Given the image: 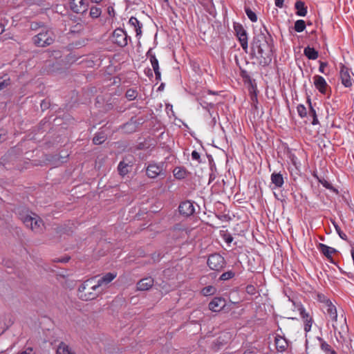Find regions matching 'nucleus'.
Returning <instances> with one entry per match:
<instances>
[{
	"label": "nucleus",
	"instance_id": "obj_14",
	"mask_svg": "<svg viewBox=\"0 0 354 354\" xmlns=\"http://www.w3.org/2000/svg\"><path fill=\"white\" fill-rule=\"evenodd\" d=\"M317 248L319 252L330 261V262L334 263L332 254L337 252L336 249L329 247L324 243H319Z\"/></svg>",
	"mask_w": 354,
	"mask_h": 354
},
{
	"label": "nucleus",
	"instance_id": "obj_10",
	"mask_svg": "<svg viewBox=\"0 0 354 354\" xmlns=\"http://www.w3.org/2000/svg\"><path fill=\"white\" fill-rule=\"evenodd\" d=\"M112 41L118 46H125L127 44V35L126 32L122 29L118 28L115 30L112 35Z\"/></svg>",
	"mask_w": 354,
	"mask_h": 354
},
{
	"label": "nucleus",
	"instance_id": "obj_49",
	"mask_svg": "<svg viewBox=\"0 0 354 354\" xmlns=\"http://www.w3.org/2000/svg\"><path fill=\"white\" fill-rule=\"evenodd\" d=\"M122 129H123L124 132L127 133H131L133 131V128L131 127V123L129 122L125 123L122 127Z\"/></svg>",
	"mask_w": 354,
	"mask_h": 354
},
{
	"label": "nucleus",
	"instance_id": "obj_3",
	"mask_svg": "<svg viewBox=\"0 0 354 354\" xmlns=\"http://www.w3.org/2000/svg\"><path fill=\"white\" fill-rule=\"evenodd\" d=\"M33 44L37 47H46L53 44L55 35L53 31L46 27H43L41 30L32 38Z\"/></svg>",
	"mask_w": 354,
	"mask_h": 354
},
{
	"label": "nucleus",
	"instance_id": "obj_45",
	"mask_svg": "<svg viewBox=\"0 0 354 354\" xmlns=\"http://www.w3.org/2000/svg\"><path fill=\"white\" fill-rule=\"evenodd\" d=\"M192 158L193 160H196L198 164H201L202 162V159L201 158V155L196 150H194L192 152Z\"/></svg>",
	"mask_w": 354,
	"mask_h": 354
},
{
	"label": "nucleus",
	"instance_id": "obj_17",
	"mask_svg": "<svg viewBox=\"0 0 354 354\" xmlns=\"http://www.w3.org/2000/svg\"><path fill=\"white\" fill-rule=\"evenodd\" d=\"M153 285V279L151 277L140 279L137 283L138 290H147Z\"/></svg>",
	"mask_w": 354,
	"mask_h": 354
},
{
	"label": "nucleus",
	"instance_id": "obj_18",
	"mask_svg": "<svg viewBox=\"0 0 354 354\" xmlns=\"http://www.w3.org/2000/svg\"><path fill=\"white\" fill-rule=\"evenodd\" d=\"M295 14L299 17H305L308 12V8L304 1L297 0L295 3Z\"/></svg>",
	"mask_w": 354,
	"mask_h": 354
},
{
	"label": "nucleus",
	"instance_id": "obj_57",
	"mask_svg": "<svg viewBox=\"0 0 354 354\" xmlns=\"http://www.w3.org/2000/svg\"><path fill=\"white\" fill-rule=\"evenodd\" d=\"M290 158L291 160L292 163L297 167V158L295 156V155L291 153L290 155Z\"/></svg>",
	"mask_w": 354,
	"mask_h": 354
},
{
	"label": "nucleus",
	"instance_id": "obj_50",
	"mask_svg": "<svg viewBox=\"0 0 354 354\" xmlns=\"http://www.w3.org/2000/svg\"><path fill=\"white\" fill-rule=\"evenodd\" d=\"M8 138V131L4 129H0V143L4 142L7 140Z\"/></svg>",
	"mask_w": 354,
	"mask_h": 354
},
{
	"label": "nucleus",
	"instance_id": "obj_30",
	"mask_svg": "<svg viewBox=\"0 0 354 354\" xmlns=\"http://www.w3.org/2000/svg\"><path fill=\"white\" fill-rule=\"evenodd\" d=\"M19 218L27 227H30L34 221V216L25 212L19 213Z\"/></svg>",
	"mask_w": 354,
	"mask_h": 354
},
{
	"label": "nucleus",
	"instance_id": "obj_5",
	"mask_svg": "<svg viewBox=\"0 0 354 354\" xmlns=\"http://www.w3.org/2000/svg\"><path fill=\"white\" fill-rule=\"evenodd\" d=\"M207 265L210 270L216 272L213 273L214 277H216V273L221 272L226 266V261L221 254L215 252L208 256Z\"/></svg>",
	"mask_w": 354,
	"mask_h": 354
},
{
	"label": "nucleus",
	"instance_id": "obj_21",
	"mask_svg": "<svg viewBox=\"0 0 354 354\" xmlns=\"http://www.w3.org/2000/svg\"><path fill=\"white\" fill-rule=\"evenodd\" d=\"M306 102H307V104H308V106H309V111L308 112V114L309 116L312 117V118H313L311 124L313 125H316V124H319V120H318V118H317L316 111H315V109H314V107L312 105L311 99H310V95H307V97H306Z\"/></svg>",
	"mask_w": 354,
	"mask_h": 354
},
{
	"label": "nucleus",
	"instance_id": "obj_53",
	"mask_svg": "<svg viewBox=\"0 0 354 354\" xmlns=\"http://www.w3.org/2000/svg\"><path fill=\"white\" fill-rule=\"evenodd\" d=\"M137 156H138L139 158L142 160H145L149 156V151H140L137 154Z\"/></svg>",
	"mask_w": 354,
	"mask_h": 354
},
{
	"label": "nucleus",
	"instance_id": "obj_47",
	"mask_svg": "<svg viewBox=\"0 0 354 354\" xmlns=\"http://www.w3.org/2000/svg\"><path fill=\"white\" fill-rule=\"evenodd\" d=\"M10 84V77H8L6 79H4V80L0 81V91H2L3 89L6 88Z\"/></svg>",
	"mask_w": 354,
	"mask_h": 354
},
{
	"label": "nucleus",
	"instance_id": "obj_56",
	"mask_svg": "<svg viewBox=\"0 0 354 354\" xmlns=\"http://www.w3.org/2000/svg\"><path fill=\"white\" fill-rule=\"evenodd\" d=\"M107 12H108L109 15L111 17H114L115 12H114V9H113V8L112 6H109L107 8Z\"/></svg>",
	"mask_w": 354,
	"mask_h": 354
},
{
	"label": "nucleus",
	"instance_id": "obj_27",
	"mask_svg": "<svg viewBox=\"0 0 354 354\" xmlns=\"http://www.w3.org/2000/svg\"><path fill=\"white\" fill-rule=\"evenodd\" d=\"M304 55L308 59L315 60L319 56V53L317 50H315L313 47H310L309 46H306L304 50Z\"/></svg>",
	"mask_w": 354,
	"mask_h": 354
},
{
	"label": "nucleus",
	"instance_id": "obj_43",
	"mask_svg": "<svg viewBox=\"0 0 354 354\" xmlns=\"http://www.w3.org/2000/svg\"><path fill=\"white\" fill-rule=\"evenodd\" d=\"M319 182L326 189L333 190V192H337V190L335 189L332 184L324 178L319 179Z\"/></svg>",
	"mask_w": 354,
	"mask_h": 354
},
{
	"label": "nucleus",
	"instance_id": "obj_25",
	"mask_svg": "<svg viewBox=\"0 0 354 354\" xmlns=\"http://www.w3.org/2000/svg\"><path fill=\"white\" fill-rule=\"evenodd\" d=\"M326 310L327 314L329 315L330 318L333 322H337V313L336 307L332 304V302H329L326 306Z\"/></svg>",
	"mask_w": 354,
	"mask_h": 354
},
{
	"label": "nucleus",
	"instance_id": "obj_12",
	"mask_svg": "<svg viewBox=\"0 0 354 354\" xmlns=\"http://www.w3.org/2000/svg\"><path fill=\"white\" fill-rule=\"evenodd\" d=\"M313 80L315 88L320 93L325 95L327 93L328 88L330 90V86L322 76L316 75L313 77Z\"/></svg>",
	"mask_w": 354,
	"mask_h": 354
},
{
	"label": "nucleus",
	"instance_id": "obj_1",
	"mask_svg": "<svg viewBox=\"0 0 354 354\" xmlns=\"http://www.w3.org/2000/svg\"><path fill=\"white\" fill-rule=\"evenodd\" d=\"M251 57L255 56L256 51L259 57V65L266 67L269 66L272 62L273 39L271 35L268 32L266 26L263 30H260V32L253 37L251 42Z\"/></svg>",
	"mask_w": 354,
	"mask_h": 354
},
{
	"label": "nucleus",
	"instance_id": "obj_7",
	"mask_svg": "<svg viewBox=\"0 0 354 354\" xmlns=\"http://www.w3.org/2000/svg\"><path fill=\"white\" fill-rule=\"evenodd\" d=\"M295 307L297 308L299 312L300 316L304 322V330L306 333H308L310 330L312 324L313 322V317L310 316V315L306 312L305 308L301 303H296L295 301L291 300Z\"/></svg>",
	"mask_w": 354,
	"mask_h": 354
},
{
	"label": "nucleus",
	"instance_id": "obj_51",
	"mask_svg": "<svg viewBox=\"0 0 354 354\" xmlns=\"http://www.w3.org/2000/svg\"><path fill=\"white\" fill-rule=\"evenodd\" d=\"M319 71L323 74H326L325 73V68L328 66V62L319 61Z\"/></svg>",
	"mask_w": 354,
	"mask_h": 354
},
{
	"label": "nucleus",
	"instance_id": "obj_36",
	"mask_svg": "<svg viewBox=\"0 0 354 354\" xmlns=\"http://www.w3.org/2000/svg\"><path fill=\"white\" fill-rule=\"evenodd\" d=\"M235 276V272L232 270H228L227 272H223L219 277V281H227L234 278Z\"/></svg>",
	"mask_w": 354,
	"mask_h": 354
},
{
	"label": "nucleus",
	"instance_id": "obj_33",
	"mask_svg": "<svg viewBox=\"0 0 354 354\" xmlns=\"http://www.w3.org/2000/svg\"><path fill=\"white\" fill-rule=\"evenodd\" d=\"M306 27V24L303 19H298L295 22L294 30L297 32H303Z\"/></svg>",
	"mask_w": 354,
	"mask_h": 354
},
{
	"label": "nucleus",
	"instance_id": "obj_41",
	"mask_svg": "<svg viewBox=\"0 0 354 354\" xmlns=\"http://www.w3.org/2000/svg\"><path fill=\"white\" fill-rule=\"evenodd\" d=\"M215 291H216V288L214 286H207L204 287L202 289L201 292L204 296H208V295H214Z\"/></svg>",
	"mask_w": 354,
	"mask_h": 354
},
{
	"label": "nucleus",
	"instance_id": "obj_63",
	"mask_svg": "<svg viewBox=\"0 0 354 354\" xmlns=\"http://www.w3.org/2000/svg\"><path fill=\"white\" fill-rule=\"evenodd\" d=\"M41 108L44 107V108H47V104L44 102V101H43L41 103Z\"/></svg>",
	"mask_w": 354,
	"mask_h": 354
},
{
	"label": "nucleus",
	"instance_id": "obj_15",
	"mask_svg": "<svg viewBox=\"0 0 354 354\" xmlns=\"http://www.w3.org/2000/svg\"><path fill=\"white\" fill-rule=\"evenodd\" d=\"M117 274L115 272H107L100 277L96 282L100 289H102V286H107L111 283Z\"/></svg>",
	"mask_w": 354,
	"mask_h": 354
},
{
	"label": "nucleus",
	"instance_id": "obj_54",
	"mask_svg": "<svg viewBox=\"0 0 354 354\" xmlns=\"http://www.w3.org/2000/svg\"><path fill=\"white\" fill-rule=\"evenodd\" d=\"M243 354H257V349L254 348H250L248 349H246Z\"/></svg>",
	"mask_w": 354,
	"mask_h": 354
},
{
	"label": "nucleus",
	"instance_id": "obj_28",
	"mask_svg": "<svg viewBox=\"0 0 354 354\" xmlns=\"http://www.w3.org/2000/svg\"><path fill=\"white\" fill-rule=\"evenodd\" d=\"M107 139V136L103 131H100L97 132L93 138V143L95 145H99L104 143Z\"/></svg>",
	"mask_w": 354,
	"mask_h": 354
},
{
	"label": "nucleus",
	"instance_id": "obj_23",
	"mask_svg": "<svg viewBox=\"0 0 354 354\" xmlns=\"http://www.w3.org/2000/svg\"><path fill=\"white\" fill-rule=\"evenodd\" d=\"M240 75L242 77L245 84H248L252 88H257L255 80L252 79V77H250V74L248 73L247 71L244 69H241Z\"/></svg>",
	"mask_w": 354,
	"mask_h": 354
},
{
	"label": "nucleus",
	"instance_id": "obj_62",
	"mask_svg": "<svg viewBox=\"0 0 354 354\" xmlns=\"http://www.w3.org/2000/svg\"><path fill=\"white\" fill-rule=\"evenodd\" d=\"M211 118H212L211 123H212V126H214L216 123V118L212 117V116Z\"/></svg>",
	"mask_w": 354,
	"mask_h": 354
},
{
	"label": "nucleus",
	"instance_id": "obj_26",
	"mask_svg": "<svg viewBox=\"0 0 354 354\" xmlns=\"http://www.w3.org/2000/svg\"><path fill=\"white\" fill-rule=\"evenodd\" d=\"M56 354H76L68 344L61 342L57 346Z\"/></svg>",
	"mask_w": 354,
	"mask_h": 354
},
{
	"label": "nucleus",
	"instance_id": "obj_2",
	"mask_svg": "<svg viewBox=\"0 0 354 354\" xmlns=\"http://www.w3.org/2000/svg\"><path fill=\"white\" fill-rule=\"evenodd\" d=\"M95 279V277H91L81 283L77 290L80 299L84 301H92L102 293L103 290L99 288Z\"/></svg>",
	"mask_w": 354,
	"mask_h": 354
},
{
	"label": "nucleus",
	"instance_id": "obj_13",
	"mask_svg": "<svg viewBox=\"0 0 354 354\" xmlns=\"http://www.w3.org/2000/svg\"><path fill=\"white\" fill-rule=\"evenodd\" d=\"M226 305V301L221 297H214L209 303V309L212 312L221 311Z\"/></svg>",
	"mask_w": 354,
	"mask_h": 354
},
{
	"label": "nucleus",
	"instance_id": "obj_38",
	"mask_svg": "<svg viewBox=\"0 0 354 354\" xmlns=\"http://www.w3.org/2000/svg\"><path fill=\"white\" fill-rule=\"evenodd\" d=\"M101 13H102L101 8H97L96 6H92L90 9L89 15H90L91 17H92L93 19H96V18H98L101 15Z\"/></svg>",
	"mask_w": 354,
	"mask_h": 354
},
{
	"label": "nucleus",
	"instance_id": "obj_59",
	"mask_svg": "<svg viewBox=\"0 0 354 354\" xmlns=\"http://www.w3.org/2000/svg\"><path fill=\"white\" fill-rule=\"evenodd\" d=\"M339 339H337V341L339 342H345V337L342 335L341 332H339Z\"/></svg>",
	"mask_w": 354,
	"mask_h": 354
},
{
	"label": "nucleus",
	"instance_id": "obj_24",
	"mask_svg": "<svg viewBox=\"0 0 354 354\" xmlns=\"http://www.w3.org/2000/svg\"><path fill=\"white\" fill-rule=\"evenodd\" d=\"M150 62L151 63V66L153 67V71L155 73L156 80L158 81L160 80L161 74H160V69H159V64H158V59H156V57L154 55H150Z\"/></svg>",
	"mask_w": 354,
	"mask_h": 354
},
{
	"label": "nucleus",
	"instance_id": "obj_40",
	"mask_svg": "<svg viewBox=\"0 0 354 354\" xmlns=\"http://www.w3.org/2000/svg\"><path fill=\"white\" fill-rule=\"evenodd\" d=\"M332 223L339 236L344 241H348L347 235L342 231L340 227L337 225V223L335 221H333Z\"/></svg>",
	"mask_w": 354,
	"mask_h": 354
},
{
	"label": "nucleus",
	"instance_id": "obj_46",
	"mask_svg": "<svg viewBox=\"0 0 354 354\" xmlns=\"http://www.w3.org/2000/svg\"><path fill=\"white\" fill-rule=\"evenodd\" d=\"M245 291L248 295H254L257 292V288L254 285L249 284L246 286Z\"/></svg>",
	"mask_w": 354,
	"mask_h": 354
},
{
	"label": "nucleus",
	"instance_id": "obj_31",
	"mask_svg": "<svg viewBox=\"0 0 354 354\" xmlns=\"http://www.w3.org/2000/svg\"><path fill=\"white\" fill-rule=\"evenodd\" d=\"M126 159L127 158L121 161L118 166V170L121 176H124L128 174L129 171L128 168L131 167V165H129L130 161H129V162H126Z\"/></svg>",
	"mask_w": 354,
	"mask_h": 354
},
{
	"label": "nucleus",
	"instance_id": "obj_22",
	"mask_svg": "<svg viewBox=\"0 0 354 354\" xmlns=\"http://www.w3.org/2000/svg\"><path fill=\"white\" fill-rule=\"evenodd\" d=\"M270 179L275 188H281L284 183L283 177L281 173L273 172Z\"/></svg>",
	"mask_w": 354,
	"mask_h": 354
},
{
	"label": "nucleus",
	"instance_id": "obj_37",
	"mask_svg": "<svg viewBox=\"0 0 354 354\" xmlns=\"http://www.w3.org/2000/svg\"><path fill=\"white\" fill-rule=\"evenodd\" d=\"M134 30L136 33V37H138L139 39L142 35V24L136 17H134Z\"/></svg>",
	"mask_w": 354,
	"mask_h": 354
},
{
	"label": "nucleus",
	"instance_id": "obj_4",
	"mask_svg": "<svg viewBox=\"0 0 354 354\" xmlns=\"http://www.w3.org/2000/svg\"><path fill=\"white\" fill-rule=\"evenodd\" d=\"M166 165L164 162H156L151 161L147 167H145L146 175L149 178L160 177L165 178L166 176Z\"/></svg>",
	"mask_w": 354,
	"mask_h": 354
},
{
	"label": "nucleus",
	"instance_id": "obj_34",
	"mask_svg": "<svg viewBox=\"0 0 354 354\" xmlns=\"http://www.w3.org/2000/svg\"><path fill=\"white\" fill-rule=\"evenodd\" d=\"M204 8L211 14L210 10L214 8V4L212 0H197Z\"/></svg>",
	"mask_w": 354,
	"mask_h": 354
},
{
	"label": "nucleus",
	"instance_id": "obj_16",
	"mask_svg": "<svg viewBox=\"0 0 354 354\" xmlns=\"http://www.w3.org/2000/svg\"><path fill=\"white\" fill-rule=\"evenodd\" d=\"M173 174L176 179L183 180L187 178L191 173L183 166L176 167L173 169Z\"/></svg>",
	"mask_w": 354,
	"mask_h": 354
},
{
	"label": "nucleus",
	"instance_id": "obj_58",
	"mask_svg": "<svg viewBox=\"0 0 354 354\" xmlns=\"http://www.w3.org/2000/svg\"><path fill=\"white\" fill-rule=\"evenodd\" d=\"M284 0H275V6L278 8H282L283 6Z\"/></svg>",
	"mask_w": 354,
	"mask_h": 354
},
{
	"label": "nucleus",
	"instance_id": "obj_61",
	"mask_svg": "<svg viewBox=\"0 0 354 354\" xmlns=\"http://www.w3.org/2000/svg\"><path fill=\"white\" fill-rule=\"evenodd\" d=\"M5 30L4 26L2 24H0V35L3 33Z\"/></svg>",
	"mask_w": 354,
	"mask_h": 354
},
{
	"label": "nucleus",
	"instance_id": "obj_39",
	"mask_svg": "<svg viewBox=\"0 0 354 354\" xmlns=\"http://www.w3.org/2000/svg\"><path fill=\"white\" fill-rule=\"evenodd\" d=\"M221 235L223 239L225 241V242L227 244H230L233 241V237L232 234L228 232L227 230L225 231H221Z\"/></svg>",
	"mask_w": 354,
	"mask_h": 354
},
{
	"label": "nucleus",
	"instance_id": "obj_8",
	"mask_svg": "<svg viewBox=\"0 0 354 354\" xmlns=\"http://www.w3.org/2000/svg\"><path fill=\"white\" fill-rule=\"evenodd\" d=\"M194 202L189 200L182 201L178 206L180 214L189 217L195 213Z\"/></svg>",
	"mask_w": 354,
	"mask_h": 354
},
{
	"label": "nucleus",
	"instance_id": "obj_29",
	"mask_svg": "<svg viewBox=\"0 0 354 354\" xmlns=\"http://www.w3.org/2000/svg\"><path fill=\"white\" fill-rule=\"evenodd\" d=\"M34 216L33 223L30 226L29 228L35 232H39L42 230V226L44 225V223L42 220L39 216L35 214H34Z\"/></svg>",
	"mask_w": 354,
	"mask_h": 354
},
{
	"label": "nucleus",
	"instance_id": "obj_9",
	"mask_svg": "<svg viewBox=\"0 0 354 354\" xmlns=\"http://www.w3.org/2000/svg\"><path fill=\"white\" fill-rule=\"evenodd\" d=\"M69 4L71 10L77 14H84L88 7L86 0H70Z\"/></svg>",
	"mask_w": 354,
	"mask_h": 354
},
{
	"label": "nucleus",
	"instance_id": "obj_52",
	"mask_svg": "<svg viewBox=\"0 0 354 354\" xmlns=\"http://www.w3.org/2000/svg\"><path fill=\"white\" fill-rule=\"evenodd\" d=\"M70 257L66 256L62 258H56L53 259V262L65 263H67L70 260Z\"/></svg>",
	"mask_w": 354,
	"mask_h": 354
},
{
	"label": "nucleus",
	"instance_id": "obj_11",
	"mask_svg": "<svg viewBox=\"0 0 354 354\" xmlns=\"http://www.w3.org/2000/svg\"><path fill=\"white\" fill-rule=\"evenodd\" d=\"M349 71L350 69L348 67L342 64H340L339 75L341 82L342 84L346 88H350L353 85Z\"/></svg>",
	"mask_w": 354,
	"mask_h": 354
},
{
	"label": "nucleus",
	"instance_id": "obj_20",
	"mask_svg": "<svg viewBox=\"0 0 354 354\" xmlns=\"http://www.w3.org/2000/svg\"><path fill=\"white\" fill-rule=\"evenodd\" d=\"M317 339L319 342L321 350L325 354H337V352L328 344L322 337H317Z\"/></svg>",
	"mask_w": 354,
	"mask_h": 354
},
{
	"label": "nucleus",
	"instance_id": "obj_6",
	"mask_svg": "<svg viewBox=\"0 0 354 354\" xmlns=\"http://www.w3.org/2000/svg\"><path fill=\"white\" fill-rule=\"evenodd\" d=\"M234 30L235 32V35L238 38L241 46L247 52L248 48V33L243 26L239 23H234Z\"/></svg>",
	"mask_w": 354,
	"mask_h": 354
},
{
	"label": "nucleus",
	"instance_id": "obj_55",
	"mask_svg": "<svg viewBox=\"0 0 354 354\" xmlns=\"http://www.w3.org/2000/svg\"><path fill=\"white\" fill-rule=\"evenodd\" d=\"M126 97L129 100H133V90L132 89L127 90V91L126 93Z\"/></svg>",
	"mask_w": 354,
	"mask_h": 354
},
{
	"label": "nucleus",
	"instance_id": "obj_19",
	"mask_svg": "<svg viewBox=\"0 0 354 354\" xmlns=\"http://www.w3.org/2000/svg\"><path fill=\"white\" fill-rule=\"evenodd\" d=\"M274 343L279 352L285 351L288 346L287 340L279 335H277L274 337Z\"/></svg>",
	"mask_w": 354,
	"mask_h": 354
},
{
	"label": "nucleus",
	"instance_id": "obj_32",
	"mask_svg": "<svg viewBox=\"0 0 354 354\" xmlns=\"http://www.w3.org/2000/svg\"><path fill=\"white\" fill-rule=\"evenodd\" d=\"M198 101L201 106L205 110L207 111L210 117L212 116V113L210 111V109L214 106V104L212 102H207L202 97L198 98Z\"/></svg>",
	"mask_w": 354,
	"mask_h": 354
},
{
	"label": "nucleus",
	"instance_id": "obj_48",
	"mask_svg": "<svg viewBox=\"0 0 354 354\" xmlns=\"http://www.w3.org/2000/svg\"><path fill=\"white\" fill-rule=\"evenodd\" d=\"M163 257V255L160 252H154L151 254V259L153 260V263H156L160 261V260Z\"/></svg>",
	"mask_w": 354,
	"mask_h": 354
},
{
	"label": "nucleus",
	"instance_id": "obj_64",
	"mask_svg": "<svg viewBox=\"0 0 354 354\" xmlns=\"http://www.w3.org/2000/svg\"><path fill=\"white\" fill-rule=\"evenodd\" d=\"M37 24H31V28H32V30L36 29V28H37Z\"/></svg>",
	"mask_w": 354,
	"mask_h": 354
},
{
	"label": "nucleus",
	"instance_id": "obj_44",
	"mask_svg": "<svg viewBox=\"0 0 354 354\" xmlns=\"http://www.w3.org/2000/svg\"><path fill=\"white\" fill-rule=\"evenodd\" d=\"M317 299L319 302L322 303L326 306L327 304L330 302L331 301L327 298V297L322 294V293H318L317 295Z\"/></svg>",
	"mask_w": 354,
	"mask_h": 354
},
{
	"label": "nucleus",
	"instance_id": "obj_35",
	"mask_svg": "<svg viewBox=\"0 0 354 354\" xmlns=\"http://www.w3.org/2000/svg\"><path fill=\"white\" fill-rule=\"evenodd\" d=\"M244 10L246 15L251 21L256 22L257 21V16L256 13L254 11H252L250 7L245 6Z\"/></svg>",
	"mask_w": 354,
	"mask_h": 354
},
{
	"label": "nucleus",
	"instance_id": "obj_42",
	"mask_svg": "<svg viewBox=\"0 0 354 354\" xmlns=\"http://www.w3.org/2000/svg\"><path fill=\"white\" fill-rule=\"evenodd\" d=\"M297 110L298 115L301 118L307 116L308 112H307L306 108L305 107L304 105H303L301 104H299L297 107Z\"/></svg>",
	"mask_w": 354,
	"mask_h": 354
},
{
	"label": "nucleus",
	"instance_id": "obj_60",
	"mask_svg": "<svg viewBox=\"0 0 354 354\" xmlns=\"http://www.w3.org/2000/svg\"><path fill=\"white\" fill-rule=\"evenodd\" d=\"M165 84L164 83H161L160 85L159 86V87L158 88V91H162L164 90V88H165Z\"/></svg>",
	"mask_w": 354,
	"mask_h": 354
}]
</instances>
